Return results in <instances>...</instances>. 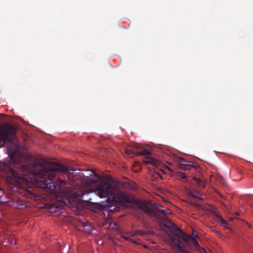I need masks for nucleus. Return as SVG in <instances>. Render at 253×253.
Here are the masks:
<instances>
[{
	"label": "nucleus",
	"mask_w": 253,
	"mask_h": 253,
	"mask_svg": "<svg viewBox=\"0 0 253 253\" xmlns=\"http://www.w3.org/2000/svg\"><path fill=\"white\" fill-rule=\"evenodd\" d=\"M10 162L0 161V170L6 174L7 182L11 187H21L26 189L27 196L32 198L36 195V189L42 188L53 194L59 204L74 208L81 201L93 203L95 212L104 211L108 213L119 210V206L126 203H133L134 198L119 190L115 184L105 182L94 189L95 180L87 178L76 185L72 190L66 186L67 182L60 179L57 180L55 186L52 179L57 175H67L71 178L72 172L74 170L66 168L59 163H51L38 173L24 175L17 172L12 168Z\"/></svg>",
	"instance_id": "obj_1"
},
{
	"label": "nucleus",
	"mask_w": 253,
	"mask_h": 253,
	"mask_svg": "<svg viewBox=\"0 0 253 253\" xmlns=\"http://www.w3.org/2000/svg\"><path fill=\"white\" fill-rule=\"evenodd\" d=\"M137 206L147 214L151 216L153 220L162 225L169 227L171 222L168 219L167 214L171 213L169 209L165 210L161 209L162 206L157 203H155L154 206L156 211L149 208L146 203L143 202L136 201Z\"/></svg>",
	"instance_id": "obj_2"
},
{
	"label": "nucleus",
	"mask_w": 253,
	"mask_h": 253,
	"mask_svg": "<svg viewBox=\"0 0 253 253\" xmlns=\"http://www.w3.org/2000/svg\"><path fill=\"white\" fill-rule=\"evenodd\" d=\"M144 163L146 164H152L155 168H154V171L157 173L158 172V176L160 177H161V172L164 173V164L160 161L159 160L154 159H150L145 161Z\"/></svg>",
	"instance_id": "obj_3"
},
{
	"label": "nucleus",
	"mask_w": 253,
	"mask_h": 253,
	"mask_svg": "<svg viewBox=\"0 0 253 253\" xmlns=\"http://www.w3.org/2000/svg\"><path fill=\"white\" fill-rule=\"evenodd\" d=\"M11 132L9 127H2L0 128V146H3L7 141Z\"/></svg>",
	"instance_id": "obj_4"
},
{
	"label": "nucleus",
	"mask_w": 253,
	"mask_h": 253,
	"mask_svg": "<svg viewBox=\"0 0 253 253\" xmlns=\"http://www.w3.org/2000/svg\"><path fill=\"white\" fill-rule=\"evenodd\" d=\"M172 246L175 253H189L186 250L183 244L177 239L172 240Z\"/></svg>",
	"instance_id": "obj_5"
},
{
	"label": "nucleus",
	"mask_w": 253,
	"mask_h": 253,
	"mask_svg": "<svg viewBox=\"0 0 253 253\" xmlns=\"http://www.w3.org/2000/svg\"><path fill=\"white\" fill-rule=\"evenodd\" d=\"M191 239L193 245L197 249H198L202 253H204L206 252L204 249L200 247L195 238H192Z\"/></svg>",
	"instance_id": "obj_6"
},
{
	"label": "nucleus",
	"mask_w": 253,
	"mask_h": 253,
	"mask_svg": "<svg viewBox=\"0 0 253 253\" xmlns=\"http://www.w3.org/2000/svg\"><path fill=\"white\" fill-rule=\"evenodd\" d=\"M176 176L177 177V178L180 179H186V178L185 174L182 172H177L176 174Z\"/></svg>",
	"instance_id": "obj_7"
},
{
	"label": "nucleus",
	"mask_w": 253,
	"mask_h": 253,
	"mask_svg": "<svg viewBox=\"0 0 253 253\" xmlns=\"http://www.w3.org/2000/svg\"><path fill=\"white\" fill-rule=\"evenodd\" d=\"M139 154L143 156H147L149 154V152L147 150H143L139 152Z\"/></svg>",
	"instance_id": "obj_8"
},
{
	"label": "nucleus",
	"mask_w": 253,
	"mask_h": 253,
	"mask_svg": "<svg viewBox=\"0 0 253 253\" xmlns=\"http://www.w3.org/2000/svg\"><path fill=\"white\" fill-rule=\"evenodd\" d=\"M4 194V192L3 190H2L1 188H0V203H5V201H4L2 198V197Z\"/></svg>",
	"instance_id": "obj_9"
},
{
	"label": "nucleus",
	"mask_w": 253,
	"mask_h": 253,
	"mask_svg": "<svg viewBox=\"0 0 253 253\" xmlns=\"http://www.w3.org/2000/svg\"><path fill=\"white\" fill-rule=\"evenodd\" d=\"M11 206H12L14 208H16L17 209H22L23 207H24V205H21V204H13L11 205Z\"/></svg>",
	"instance_id": "obj_10"
},
{
	"label": "nucleus",
	"mask_w": 253,
	"mask_h": 253,
	"mask_svg": "<svg viewBox=\"0 0 253 253\" xmlns=\"http://www.w3.org/2000/svg\"><path fill=\"white\" fill-rule=\"evenodd\" d=\"M217 217L221 220L222 224H225L226 223V221L222 218L221 216L218 215Z\"/></svg>",
	"instance_id": "obj_11"
},
{
	"label": "nucleus",
	"mask_w": 253,
	"mask_h": 253,
	"mask_svg": "<svg viewBox=\"0 0 253 253\" xmlns=\"http://www.w3.org/2000/svg\"><path fill=\"white\" fill-rule=\"evenodd\" d=\"M193 234L195 235L196 237H198V235L197 234V232L196 231H193Z\"/></svg>",
	"instance_id": "obj_12"
},
{
	"label": "nucleus",
	"mask_w": 253,
	"mask_h": 253,
	"mask_svg": "<svg viewBox=\"0 0 253 253\" xmlns=\"http://www.w3.org/2000/svg\"><path fill=\"white\" fill-rule=\"evenodd\" d=\"M12 159H13V156H12V155H11V156H10V160L12 161Z\"/></svg>",
	"instance_id": "obj_13"
},
{
	"label": "nucleus",
	"mask_w": 253,
	"mask_h": 253,
	"mask_svg": "<svg viewBox=\"0 0 253 253\" xmlns=\"http://www.w3.org/2000/svg\"><path fill=\"white\" fill-rule=\"evenodd\" d=\"M84 227H86L87 229L89 228V226H88L87 225H85L84 226Z\"/></svg>",
	"instance_id": "obj_14"
}]
</instances>
